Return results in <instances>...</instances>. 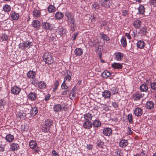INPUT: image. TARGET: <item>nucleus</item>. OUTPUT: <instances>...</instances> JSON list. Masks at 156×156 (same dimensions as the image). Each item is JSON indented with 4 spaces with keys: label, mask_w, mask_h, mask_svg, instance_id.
Returning <instances> with one entry per match:
<instances>
[{
    "label": "nucleus",
    "mask_w": 156,
    "mask_h": 156,
    "mask_svg": "<svg viewBox=\"0 0 156 156\" xmlns=\"http://www.w3.org/2000/svg\"><path fill=\"white\" fill-rule=\"evenodd\" d=\"M121 42L123 47H126L127 44L126 39L125 37H122L121 40Z\"/></svg>",
    "instance_id": "obj_42"
},
{
    "label": "nucleus",
    "mask_w": 156,
    "mask_h": 156,
    "mask_svg": "<svg viewBox=\"0 0 156 156\" xmlns=\"http://www.w3.org/2000/svg\"><path fill=\"white\" fill-rule=\"evenodd\" d=\"M69 21H70L71 30L73 32L75 30V28L76 27V24L74 17H72V18H71Z\"/></svg>",
    "instance_id": "obj_5"
},
{
    "label": "nucleus",
    "mask_w": 156,
    "mask_h": 156,
    "mask_svg": "<svg viewBox=\"0 0 156 156\" xmlns=\"http://www.w3.org/2000/svg\"><path fill=\"white\" fill-rule=\"evenodd\" d=\"M142 22L140 20L137 19L133 22V25L136 28H139L141 26Z\"/></svg>",
    "instance_id": "obj_18"
},
{
    "label": "nucleus",
    "mask_w": 156,
    "mask_h": 156,
    "mask_svg": "<svg viewBox=\"0 0 156 156\" xmlns=\"http://www.w3.org/2000/svg\"><path fill=\"white\" fill-rule=\"evenodd\" d=\"M38 111L37 108L35 107H32L30 111L31 116H34L38 113Z\"/></svg>",
    "instance_id": "obj_16"
},
{
    "label": "nucleus",
    "mask_w": 156,
    "mask_h": 156,
    "mask_svg": "<svg viewBox=\"0 0 156 156\" xmlns=\"http://www.w3.org/2000/svg\"><path fill=\"white\" fill-rule=\"evenodd\" d=\"M134 113L136 116H140L142 114V110L140 108H136L135 109Z\"/></svg>",
    "instance_id": "obj_14"
},
{
    "label": "nucleus",
    "mask_w": 156,
    "mask_h": 156,
    "mask_svg": "<svg viewBox=\"0 0 156 156\" xmlns=\"http://www.w3.org/2000/svg\"><path fill=\"white\" fill-rule=\"evenodd\" d=\"M74 92V89L73 88L70 92L69 97V98L72 100L75 99V93Z\"/></svg>",
    "instance_id": "obj_39"
},
{
    "label": "nucleus",
    "mask_w": 156,
    "mask_h": 156,
    "mask_svg": "<svg viewBox=\"0 0 156 156\" xmlns=\"http://www.w3.org/2000/svg\"><path fill=\"white\" fill-rule=\"evenodd\" d=\"M55 17L58 20H61L63 18L64 14L62 12H58L55 14Z\"/></svg>",
    "instance_id": "obj_28"
},
{
    "label": "nucleus",
    "mask_w": 156,
    "mask_h": 156,
    "mask_svg": "<svg viewBox=\"0 0 156 156\" xmlns=\"http://www.w3.org/2000/svg\"><path fill=\"white\" fill-rule=\"evenodd\" d=\"M147 84H150L151 89L155 91H156V82L151 83V81L150 83H147Z\"/></svg>",
    "instance_id": "obj_43"
},
{
    "label": "nucleus",
    "mask_w": 156,
    "mask_h": 156,
    "mask_svg": "<svg viewBox=\"0 0 156 156\" xmlns=\"http://www.w3.org/2000/svg\"><path fill=\"white\" fill-rule=\"evenodd\" d=\"M111 90L112 91L111 94H112V95L115 94L117 93L118 90L117 88L115 87H113L111 89Z\"/></svg>",
    "instance_id": "obj_50"
},
{
    "label": "nucleus",
    "mask_w": 156,
    "mask_h": 156,
    "mask_svg": "<svg viewBox=\"0 0 156 156\" xmlns=\"http://www.w3.org/2000/svg\"><path fill=\"white\" fill-rule=\"evenodd\" d=\"M32 45V42L27 41L23 43H20L19 44V48L21 49L25 50L27 48H29Z\"/></svg>",
    "instance_id": "obj_2"
},
{
    "label": "nucleus",
    "mask_w": 156,
    "mask_h": 156,
    "mask_svg": "<svg viewBox=\"0 0 156 156\" xmlns=\"http://www.w3.org/2000/svg\"><path fill=\"white\" fill-rule=\"evenodd\" d=\"M86 147L88 150H91L92 149L93 146L91 144H87Z\"/></svg>",
    "instance_id": "obj_63"
},
{
    "label": "nucleus",
    "mask_w": 156,
    "mask_h": 156,
    "mask_svg": "<svg viewBox=\"0 0 156 156\" xmlns=\"http://www.w3.org/2000/svg\"><path fill=\"white\" fill-rule=\"evenodd\" d=\"M110 1V0H100V2L101 6L108 8L109 6Z\"/></svg>",
    "instance_id": "obj_8"
},
{
    "label": "nucleus",
    "mask_w": 156,
    "mask_h": 156,
    "mask_svg": "<svg viewBox=\"0 0 156 156\" xmlns=\"http://www.w3.org/2000/svg\"><path fill=\"white\" fill-rule=\"evenodd\" d=\"M10 17L12 19L14 20H16L18 19L19 18V14L14 12H12L11 14Z\"/></svg>",
    "instance_id": "obj_17"
},
{
    "label": "nucleus",
    "mask_w": 156,
    "mask_h": 156,
    "mask_svg": "<svg viewBox=\"0 0 156 156\" xmlns=\"http://www.w3.org/2000/svg\"><path fill=\"white\" fill-rule=\"evenodd\" d=\"M147 85L145 83L141 84L140 87V89L141 91L143 92L147 91L148 89Z\"/></svg>",
    "instance_id": "obj_22"
},
{
    "label": "nucleus",
    "mask_w": 156,
    "mask_h": 156,
    "mask_svg": "<svg viewBox=\"0 0 156 156\" xmlns=\"http://www.w3.org/2000/svg\"><path fill=\"white\" fill-rule=\"evenodd\" d=\"M88 45L91 46H94L96 44V41L94 40L90 39L88 42Z\"/></svg>",
    "instance_id": "obj_48"
},
{
    "label": "nucleus",
    "mask_w": 156,
    "mask_h": 156,
    "mask_svg": "<svg viewBox=\"0 0 156 156\" xmlns=\"http://www.w3.org/2000/svg\"><path fill=\"white\" fill-rule=\"evenodd\" d=\"M93 117V115L90 113H86L84 115V118L86 121H90Z\"/></svg>",
    "instance_id": "obj_20"
},
{
    "label": "nucleus",
    "mask_w": 156,
    "mask_h": 156,
    "mask_svg": "<svg viewBox=\"0 0 156 156\" xmlns=\"http://www.w3.org/2000/svg\"><path fill=\"white\" fill-rule=\"evenodd\" d=\"M5 101L4 100L1 99L0 100V108H2L5 105Z\"/></svg>",
    "instance_id": "obj_55"
},
{
    "label": "nucleus",
    "mask_w": 156,
    "mask_h": 156,
    "mask_svg": "<svg viewBox=\"0 0 156 156\" xmlns=\"http://www.w3.org/2000/svg\"><path fill=\"white\" fill-rule=\"evenodd\" d=\"M21 90L20 88L17 86H14L12 87L11 93L14 94H18Z\"/></svg>",
    "instance_id": "obj_6"
},
{
    "label": "nucleus",
    "mask_w": 156,
    "mask_h": 156,
    "mask_svg": "<svg viewBox=\"0 0 156 156\" xmlns=\"http://www.w3.org/2000/svg\"><path fill=\"white\" fill-rule=\"evenodd\" d=\"M111 73L108 71L105 70L101 73V76L103 77L107 78L110 76Z\"/></svg>",
    "instance_id": "obj_41"
},
{
    "label": "nucleus",
    "mask_w": 156,
    "mask_h": 156,
    "mask_svg": "<svg viewBox=\"0 0 156 156\" xmlns=\"http://www.w3.org/2000/svg\"><path fill=\"white\" fill-rule=\"evenodd\" d=\"M41 26L44 29L47 30L49 29L50 25L49 23L44 22L42 23Z\"/></svg>",
    "instance_id": "obj_27"
},
{
    "label": "nucleus",
    "mask_w": 156,
    "mask_h": 156,
    "mask_svg": "<svg viewBox=\"0 0 156 156\" xmlns=\"http://www.w3.org/2000/svg\"><path fill=\"white\" fill-rule=\"evenodd\" d=\"M63 108H64V107H63ZM53 108L54 111L55 112H58L60 111L62 108L60 105L57 104L54 106Z\"/></svg>",
    "instance_id": "obj_32"
},
{
    "label": "nucleus",
    "mask_w": 156,
    "mask_h": 156,
    "mask_svg": "<svg viewBox=\"0 0 156 156\" xmlns=\"http://www.w3.org/2000/svg\"><path fill=\"white\" fill-rule=\"evenodd\" d=\"M38 86L40 89H44L46 87V84L44 81H40L38 83Z\"/></svg>",
    "instance_id": "obj_37"
},
{
    "label": "nucleus",
    "mask_w": 156,
    "mask_h": 156,
    "mask_svg": "<svg viewBox=\"0 0 156 156\" xmlns=\"http://www.w3.org/2000/svg\"><path fill=\"white\" fill-rule=\"evenodd\" d=\"M93 8L95 9H99V6L97 2H95L92 4Z\"/></svg>",
    "instance_id": "obj_54"
},
{
    "label": "nucleus",
    "mask_w": 156,
    "mask_h": 156,
    "mask_svg": "<svg viewBox=\"0 0 156 156\" xmlns=\"http://www.w3.org/2000/svg\"><path fill=\"white\" fill-rule=\"evenodd\" d=\"M144 94L142 93L141 92L137 91L133 94V98L135 101L139 100L141 98H143Z\"/></svg>",
    "instance_id": "obj_3"
},
{
    "label": "nucleus",
    "mask_w": 156,
    "mask_h": 156,
    "mask_svg": "<svg viewBox=\"0 0 156 156\" xmlns=\"http://www.w3.org/2000/svg\"><path fill=\"white\" fill-rule=\"evenodd\" d=\"M55 7L52 5H50L48 7V10L49 12H53L55 11Z\"/></svg>",
    "instance_id": "obj_36"
},
{
    "label": "nucleus",
    "mask_w": 156,
    "mask_h": 156,
    "mask_svg": "<svg viewBox=\"0 0 156 156\" xmlns=\"http://www.w3.org/2000/svg\"><path fill=\"white\" fill-rule=\"evenodd\" d=\"M83 127L85 129H90L92 127V123L89 121H85L83 124Z\"/></svg>",
    "instance_id": "obj_9"
},
{
    "label": "nucleus",
    "mask_w": 156,
    "mask_h": 156,
    "mask_svg": "<svg viewBox=\"0 0 156 156\" xmlns=\"http://www.w3.org/2000/svg\"><path fill=\"white\" fill-rule=\"evenodd\" d=\"M128 120L130 124H132L133 123V119L132 115L131 113L129 114L127 117Z\"/></svg>",
    "instance_id": "obj_40"
},
{
    "label": "nucleus",
    "mask_w": 156,
    "mask_h": 156,
    "mask_svg": "<svg viewBox=\"0 0 156 156\" xmlns=\"http://www.w3.org/2000/svg\"><path fill=\"white\" fill-rule=\"evenodd\" d=\"M17 115L20 119H24L26 116V113L23 111L17 112Z\"/></svg>",
    "instance_id": "obj_24"
},
{
    "label": "nucleus",
    "mask_w": 156,
    "mask_h": 156,
    "mask_svg": "<svg viewBox=\"0 0 156 156\" xmlns=\"http://www.w3.org/2000/svg\"><path fill=\"white\" fill-rule=\"evenodd\" d=\"M43 59L46 64L51 65L54 62V58L51 54L49 52H45L43 55Z\"/></svg>",
    "instance_id": "obj_1"
},
{
    "label": "nucleus",
    "mask_w": 156,
    "mask_h": 156,
    "mask_svg": "<svg viewBox=\"0 0 156 156\" xmlns=\"http://www.w3.org/2000/svg\"><path fill=\"white\" fill-rule=\"evenodd\" d=\"M41 25V23L40 21L37 20H35L32 22L33 26L34 28H38Z\"/></svg>",
    "instance_id": "obj_30"
},
{
    "label": "nucleus",
    "mask_w": 156,
    "mask_h": 156,
    "mask_svg": "<svg viewBox=\"0 0 156 156\" xmlns=\"http://www.w3.org/2000/svg\"><path fill=\"white\" fill-rule=\"evenodd\" d=\"M137 47L140 49L143 48L145 46V44L143 41L140 40L137 42L136 44Z\"/></svg>",
    "instance_id": "obj_26"
},
{
    "label": "nucleus",
    "mask_w": 156,
    "mask_h": 156,
    "mask_svg": "<svg viewBox=\"0 0 156 156\" xmlns=\"http://www.w3.org/2000/svg\"><path fill=\"white\" fill-rule=\"evenodd\" d=\"M52 123L53 122L51 120L47 119L45 121V124L46 126H47L50 128L51 126L52 125Z\"/></svg>",
    "instance_id": "obj_47"
},
{
    "label": "nucleus",
    "mask_w": 156,
    "mask_h": 156,
    "mask_svg": "<svg viewBox=\"0 0 156 156\" xmlns=\"http://www.w3.org/2000/svg\"><path fill=\"white\" fill-rule=\"evenodd\" d=\"M1 39L2 41H7L8 40V36L5 33L2 34Z\"/></svg>",
    "instance_id": "obj_45"
},
{
    "label": "nucleus",
    "mask_w": 156,
    "mask_h": 156,
    "mask_svg": "<svg viewBox=\"0 0 156 156\" xmlns=\"http://www.w3.org/2000/svg\"><path fill=\"white\" fill-rule=\"evenodd\" d=\"M140 32L141 34L143 35H145L146 34V30L145 28H143L141 29L140 30Z\"/></svg>",
    "instance_id": "obj_58"
},
{
    "label": "nucleus",
    "mask_w": 156,
    "mask_h": 156,
    "mask_svg": "<svg viewBox=\"0 0 156 156\" xmlns=\"http://www.w3.org/2000/svg\"><path fill=\"white\" fill-rule=\"evenodd\" d=\"M112 95L111 92L108 90H104L102 94V96L105 99L109 98Z\"/></svg>",
    "instance_id": "obj_11"
},
{
    "label": "nucleus",
    "mask_w": 156,
    "mask_h": 156,
    "mask_svg": "<svg viewBox=\"0 0 156 156\" xmlns=\"http://www.w3.org/2000/svg\"><path fill=\"white\" fill-rule=\"evenodd\" d=\"M69 91V89L66 90H65L64 91H62L61 92V94L62 95H66L67 93V92Z\"/></svg>",
    "instance_id": "obj_62"
},
{
    "label": "nucleus",
    "mask_w": 156,
    "mask_h": 156,
    "mask_svg": "<svg viewBox=\"0 0 156 156\" xmlns=\"http://www.w3.org/2000/svg\"><path fill=\"white\" fill-rule=\"evenodd\" d=\"M50 129V127L47 126H46L45 125V124L44 125L42 128V130L43 132L45 133H47L49 131Z\"/></svg>",
    "instance_id": "obj_51"
},
{
    "label": "nucleus",
    "mask_w": 156,
    "mask_h": 156,
    "mask_svg": "<svg viewBox=\"0 0 156 156\" xmlns=\"http://www.w3.org/2000/svg\"><path fill=\"white\" fill-rule=\"evenodd\" d=\"M32 13L33 16L34 18H37L40 17L41 15V11L37 9H34Z\"/></svg>",
    "instance_id": "obj_21"
},
{
    "label": "nucleus",
    "mask_w": 156,
    "mask_h": 156,
    "mask_svg": "<svg viewBox=\"0 0 156 156\" xmlns=\"http://www.w3.org/2000/svg\"><path fill=\"white\" fill-rule=\"evenodd\" d=\"M37 94L34 92H30L28 95L29 99L31 101H33L36 100L37 98Z\"/></svg>",
    "instance_id": "obj_10"
},
{
    "label": "nucleus",
    "mask_w": 156,
    "mask_h": 156,
    "mask_svg": "<svg viewBox=\"0 0 156 156\" xmlns=\"http://www.w3.org/2000/svg\"><path fill=\"white\" fill-rule=\"evenodd\" d=\"M58 33L61 36H63L66 33V30L62 27H60L57 29Z\"/></svg>",
    "instance_id": "obj_12"
},
{
    "label": "nucleus",
    "mask_w": 156,
    "mask_h": 156,
    "mask_svg": "<svg viewBox=\"0 0 156 156\" xmlns=\"http://www.w3.org/2000/svg\"><path fill=\"white\" fill-rule=\"evenodd\" d=\"M128 144V142L127 140H122L119 142V145L122 147H126Z\"/></svg>",
    "instance_id": "obj_31"
},
{
    "label": "nucleus",
    "mask_w": 156,
    "mask_h": 156,
    "mask_svg": "<svg viewBox=\"0 0 156 156\" xmlns=\"http://www.w3.org/2000/svg\"><path fill=\"white\" fill-rule=\"evenodd\" d=\"M59 85V83L58 80H56L55 81L54 83V87L53 89V91L55 92L56 90L57 89V87Z\"/></svg>",
    "instance_id": "obj_49"
},
{
    "label": "nucleus",
    "mask_w": 156,
    "mask_h": 156,
    "mask_svg": "<svg viewBox=\"0 0 156 156\" xmlns=\"http://www.w3.org/2000/svg\"><path fill=\"white\" fill-rule=\"evenodd\" d=\"M112 105L113 107L115 108H117L118 107V103L115 102H112Z\"/></svg>",
    "instance_id": "obj_59"
},
{
    "label": "nucleus",
    "mask_w": 156,
    "mask_h": 156,
    "mask_svg": "<svg viewBox=\"0 0 156 156\" xmlns=\"http://www.w3.org/2000/svg\"><path fill=\"white\" fill-rule=\"evenodd\" d=\"M154 102L152 101H148L146 104V107L149 109L153 108L154 107Z\"/></svg>",
    "instance_id": "obj_19"
},
{
    "label": "nucleus",
    "mask_w": 156,
    "mask_h": 156,
    "mask_svg": "<svg viewBox=\"0 0 156 156\" xmlns=\"http://www.w3.org/2000/svg\"><path fill=\"white\" fill-rule=\"evenodd\" d=\"M139 12L140 14L143 15L145 12V8L144 6L141 5L138 8Z\"/></svg>",
    "instance_id": "obj_44"
},
{
    "label": "nucleus",
    "mask_w": 156,
    "mask_h": 156,
    "mask_svg": "<svg viewBox=\"0 0 156 156\" xmlns=\"http://www.w3.org/2000/svg\"><path fill=\"white\" fill-rule=\"evenodd\" d=\"M29 145L31 149H34L37 146V143L35 141L31 140L29 143Z\"/></svg>",
    "instance_id": "obj_33"
},
{
    "label": "nucleus",
    "mask_w": 156,
    "mask_h": 156,
    "mask_svg": "<svg viewBox=\"0 0 156 156\" xmlns=\"http://www.w3.org/2000/svg\"><path fill=\"white\" fill-rule=\"evenodd\" d=\"M52 156H59L58 154L57 153L56 151L53 150L52 151Z\"/></svg>",
    "instance_id": "obj_64"
},
{
    "label": "nucleus",
    "mask_w": 156,
    "mask_h": 156,
    "mask_svg": "<svg viewBox=\"0 0 156 156\" xmlns=\"http://www.w3.org/2000/svg\"><path fill=\"white\" fill-rule=\"evenodd\" d=\"M122 15L124 16H127L128 14V11L126 10H122Z\"/></svg>",
    "instance_id": "obj_53"
},
{
    "label": "nucleus",
    "mask_w": 156,
    "mask_h": 156,
    "mask_svg": "<svg viewBox=\"0 0 156 156\" xmlns=\"http://www.w3.org/2000/svg\"><path fill=\"white\" fill-rule=\"evenodd\" d=\"M100 35L101 38L103 40L106 41H108L110 40V38L106 35L103 34V33H101L100 34Z\"/></svg>",
    "instance_id": "obj_35"
},
{
    "label": "nucleus",
    "mask_w": 156,
    "mask_h": 156,
    "mask_svg": "<svg viewBox=\"0 0 156 156\" xmlns=\"http://www.w3.org/2000/svg\"><path fill=\"white\" fill-rule=\"evenodd\" d=\"M71 79V77L70 75H69L67 74V75L64 78V82H69L70 81Z\"/></svg>",
    "instance_id": "obj_52"
},
{
    "label": "nucleus",
    "mask_w": 156,
    "mask_h": 156,
    "mask_svg": "<svg viewBox=\"0 0 156 156\" xmlns=\"http://www.w3.org/2000/svg\"><path fill=\"white\" fill-rule=\"evenodd\" d=\"M74 53L76 56H80L83 53V50L80 48H76L75 50Z\"/></svg>",
    "instance_id": "obj_15"
},
{
    "label": "nucleus",
    "mask_w": 156,
    "mask_h": 156,
    "mask_svg": "<svg viewBox=\"0 0 156 156\" xmlns=\"http://www.w3.org/2000/svg\"><path fill=\"white\" fill-rule=\"evenodd\" d=\"M101 122L98 120H95L92 123L93 126L95 127H99L101 126Z\"/></svg>",
    "instance_id": "obj_34"
},
{
    "label": "nucleus",
    "mask_w": 156,
    "mask_h": 156,
    "mask_svg": "<svg viewBox=\"0 0 156 156\" xmlns=\"http://www.w3.org/2000/svg\"><path fill=\"white\" fill-rule=\"evenodd\" d=\"M132 36L133 37V38L134 39L137 38V34L135 33V32L133 31L132 32V34H131Z\"/></svg>",
    "instance_id": "obj_61"
},
{
    "label": "nucleus",
    "mask_w": 156,
    "mask_h": 156,
    "mask_svg": "<svg viewBox=\"0 0 156 156\" xmlns=\"http://www.w3.org/2000/svg\"><path fill=\"white\" fill-rule=\"evenodd\" d=\"M3 10L5 12H8L11 10V7L7 4L3 6Z\"/></svg>",
    "instance_id": "obj_38"
},
{
    "label": "nucleus",
    "mask_w": 156,
    "mask_h": 156,
    "mask_svg": "<svg viewBox=\"0 0 156 156\" xmlns=\"http://www.w3.org/2000/svg\"><path fill=\"white\" fill-rule=\"evenodd\" d=\"M101 26H105L107 24V22L105 21H101L100 22Z\"/></svg>",
    "instance_id": "obj_60"
},
{
    "label": "nucleus",
    "mask_w": 156,
    "mask_h": 156,
    "mask_svg": "<svg viewBox=\"0 0 156 156\" xmlns=\"http://www.w3.org/2000/svg\"><path fill=\"white\" fill-rule=\"evenodd\" d=\"M149 2L151 5L156 6V0H149Z\"/></svg>",
    "instance_id": "obj_57"
},
{
    "label": "nucleus",
    "mask_w": 156,
    "mask_h": 156,
    "mask_svg": "<svg viewBox=\"0 0 156 156\" xmlns=\"http://www.w3.org/2000/svg\"><path fill=\"white\" fill-rule=\"evenodd\" d=\"M5 139L7 141L10 143L14 140V137L13 135L11 134H8L6 136Z\"/></svg>",
    "instance_id": "obj_25"
},
{
    "label": "nucleus",
    "mask_w": 156,
    "mask_h": 156,
    "mask_svg": "<svg viewBox=\"0 0 156 156\" xmlns=\"http://www.w3.org/2000/svg\"><path fill=\"white\" fill-rule=\"evenodd\" d=\"M123 56L124 55L123 54L120 52H118L116 53L115 56V59L117 61H121Z\"/></svg>",
    "instance_id": "obj_29"
},
{
    "label": "nucleus",
    "mask_w": 156,
    "mask_h": 156,
    "mask_svg": "<svg viewBox=\"0 0 156 156\" xmlns=\"http://www.w3.org/2000/svg\"><path fill=\"white\" fill-rule=\"evenodd\" d=\"M20 148L19 144L16 143H13L10 145V149L13 151L18 150Z\"/></svg>",
    "instance_id": "obj_7"
},
{
    "label": "nucleus",
    "mask_w": 156,
    "mask_h": 156,
    "mask_svg": "<svg viewBox=\"0 0 156 156\" xmlns=\"http://www.w3.org/2000/svg\"><path fill=\"white\" fill-rule=\"evenodd\" d=\"M61 87L62 89H68V87L67 86L66 83L65 82H64L62 83L61 85Z\"/></svg>",
    "instance_id": "obj_56"
},
{
    "label": "nucleus",
    "mask_w": 156,
    "mask_h": 156,
    "mask_svg": "<svg viewBox=\"0 0 156 156\" xmlns=\"http://www.w3.org/2000/svg\"><path fill=\"white\" fill-rule=\"evenodd\" d=\"M104 134L106 136H109L112 133V129L109 128H105L103 131Z\"/></svg>",
    "instance_id": "obj_13"
},
{
    "label": "nucleus",
    "mask_w": 156,
    "mask_h": 156,
    "mask_svg": "<svg viewBox=\"0 0 156 156\" xmlns=\"http://www.w3.org/2000/svg\"><path fill=\"white\" fill-rule=\"evenodd\" d=\"M65 15L69 21L70 20L71 18H72V17H74L73 16H72L71 13L70 12H66Z\"/></svg>",
    "instance_id": "obj_46"
},
{
    "label": "nucleus",
    "mask_w": 156,
    "mask_h": 156,
    "mask_svg": "<svg viewBox=\"0 0 156 156\" xmlns=\"http://www.w3.org/2000/svg\"><path fill=\"white\" fill-rule=\"evenodd\" d=\"M36 74V73L33 70H30L28 72L27 74V77L28 78H31L34 80H36V79L34 78ZM34 83H35L36 84H37V82L35 81L34 80Z\"/></svg>",
    "instance_id": "obj_4"
},
{
    "label": "nucleus",
    "mask_w": 156,
    "mask_h": 156,
    "mask_svg": "<svg viewBox=\"0 0 156 156\" xmlns=\"http://www.w3.org/2000/svg\"><path fill=\"white\" fill-rule=\"evenodd\" d=\"M112 66L113 68L117 69H121L122 67V64L119 63L114 62L112 65Z\"/></svg>",
    "instance_id": "obj_23"
}]
</instances>
